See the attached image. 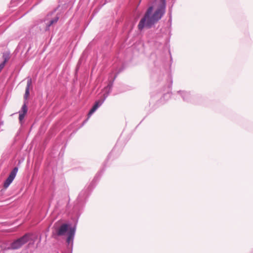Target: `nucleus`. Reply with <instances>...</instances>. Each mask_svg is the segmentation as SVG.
Masks as SVG:
<instances>
[{
  "label": "nucleus",
  "mask_w": 253,
  "mask_h": 253,
  "mask_svg": "<svg viewBox=\"0 0 253 253\" xmlns=\"http://www.w3.org/2000/svg\"><path fill=\"white\" fill-rule=\"evenodd\" d=\"M155 2L158 3L157 9L152 14L153 7L151 6L147 9L144 17L140 20L138 25V28L140 31H142L144 28H151L165 14L166 0H156Z\"/></svg>",
  "instance_id": "f257e3e1"
},
{
  "label": "nucleus",
  "mask_w": 253,
  "mask_h": 253,
  "mask_svg": "<svg viewBox=\"0 0 253 253\" xmlns=\"http://www.w3.org/2000/svg\"><path fill=\"white\" fill-rule=\"evenodd\" d=\"M116 78V76H115L112 82H110L108 85L104 88L105 90L107 91L106 94H104V98L102 100H99L95 102L94 105L92 107V108L89 111L87 116V119L84 121L83 125H84L88 120V119L91 117V116L93 114V113L103 104L106 98L108 96L109 94L111 91L112 88L113 87L114 81L115 80Z\"/></svg>",
  "instance_id": "f03ea898"
},
{
  "label": "nucleus",
  "mask_w": 253,
  "mask_h": 253,
  "mask_svg": "<svg viewBox=\"0 0 253 253\" xmlns=\"http://www.w3.org/2000/svg\"><path fill=\"white\" fill-rule=\"evenodd\" d=\"M29 239V236L26 234L22 237L12 242L7 249L16 250L20 248L22 245L26 243Z\"/></svg>",
  "instance_id": "7ed1b4c3"
},
{
  "label": "nucleus",
  "mask_w": 253,
  "mask_h": 253,
  "mask_svg": "<svg viewBox=\"0 0 253 253\" xmlns=\"http://www.w3.org/2000/svg\"><path fill=\"white\" fill-rule=\"evenodd\" d=\"M18 168L17 167H15L10 172L9 176L4 182L3 186L4 188H7L10 185V184L12 182L13 180H14L16 175V174L18 172Z\"/></svg>",
  "instance_id": "20e7f679"
},
{
  "label": "nucleus",
  "mask_w": 253,
  "mask_h": 253,
  "mask_svg": "<svg viewBox=\"0 0 253 253\" xmlns=\"http://www.w3.org/2000/svg\"><path fill=\"white\" fill-rule=\"evenodd\" d=\"M28 111L27 106L26 104V102H24L22 105L21 110L19 111V120L21 124L22 123V121L25 117V115L27 114Z\"/></svg>",
  "instance_id": "39448f33"
},
{
  "label": "nucleus",
  "mask_w": 253,
  "mask_h": 253,
  "mask_svg": "<svg viewBox=\"0 0 253 253\" xmlns=\"http://www.w3.org/2000/svg\"><path fill=\"white\" fill-rule=\"evenodd\" d=\"M76 231V228L75 227L70 228L69 231L68 233V237L67 239V243L68 244L72 243L73 244V239L75 236Z\"/></svg>",
  "instance_id": "423d86ee"
},
{
  "label": "nucleus",
  "mask_w": 253,
  "mask_h": 253,
  "mask_svg": "<svg viewBox=\"0 0 253 253\" xmlns=\"http://www.w3.org/2000/svg\"><path fill=\"white\" fill-rule=\"evenodd\" d=\"M68 229V225L67 224H63L59 228L56 229V234L58 236H63L65 234Z\"/></svg>",
  "instance_id": "0eeeda50"
},
{
  "label": "nucleus",
  "mask_w": 253,
  "mask_h": 253,
  "mask_svg": "<svg viewBox=\"0 0 253 253\" xmlns=\"http://www.w3.org/2000/svg\"><path fill=\"white\" fill-rule=\"evenodd\" d=\"M2 58L3 61L1 64H0V72L4 67L5 63L10 59V53L8 52H3L2 54Z\"/></svg>",
  "instance_id": "6e6552de"
},
{
  "label": "nucleus",
  "mask_w": 253,
  "mask_h": 253,
  "mask_svg": "<svg viewBox=\"0 0 253 253\" xmlns=\"http://www.w3.org/2000/svg\"><path fill=\"white\" fill-rule=\"evenodd\" d=\"M32 81L31 78H29L27 80V85L25 90V93L24 96V99H27L30 94V88L32 86Z\"/></svg>",
  "instance_id": "1a4fd4ad"
},
{
  "label": "nucleus",
  "mask_w": 253,
  "mask_h": 253,
  "mask_svg": "<svg viewBox=\"0 0 253 253\" xmlns=\"http://www.w3.org/2000/svg\"><path fill=\"white\" fill-rule=\"evenodd\" d=\"M58 17H55L53 19L51 20L48 24H46L45 30H48L49 29L50 26H51L53 24L56 23L58 21Z\"/></svg>",
  "instance_id": "9d476101"
},
{
  "label": "nucleus",
  "mask_w": 253,
  "mask_h": 253,
  "mask_svg": "<svg viewBox=\"0 0 253 253\" xmlns=\"http://www.w3.org/2000/svg\"><path fill=\"white\" fill-rule=\"evenodd\" d=\"M86 191H82L79 195V199H81L80 200H82V199L84 198L86 196Z\"/></svg>",
  "instance_id": "9b49d317"
},
{
  "label": "nucleus",
  "mask_w": 253,
  "mask_h": 253,
  "mask_svg": "<svg viewBox=\"0 0 253 253\" xmlns=\"http://www.w3.org/2000/svg\"><path fill=\"white\" fill-rule=\"evenodd\" d=\"M7 249V248L5 247V245L4 243H0V252Z\"/></svg>",
  "instance_id": "f8f14e48"
},
{
  "label": "nucleus",
  "mask_w": 253,
  "mask_h": 253,
  "mask_svg": "<svg viewBox=\"0 0 253 253\" xmlns=\"http://www.w3.org/2000/svg\"><path fill=\"white\" fill-rule=\"evenodd\" d=\"M172 81L170 82V85H169V87H172Z\"/></svg>",
  "instance_id": "ddd939ff"
}]
</instances>
